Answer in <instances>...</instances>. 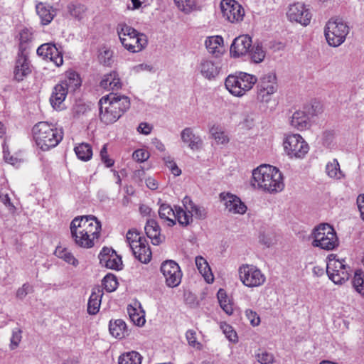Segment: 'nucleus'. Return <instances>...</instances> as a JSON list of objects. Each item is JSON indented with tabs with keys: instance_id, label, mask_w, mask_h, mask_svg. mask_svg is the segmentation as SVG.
I'll return each instance as SVG.
<instances>
[{
	"instance_id": "25",
	"label": "nucleus",
	"mask_w": 364,
	"mask_h": 364,
	"mask_svg": "<svg viewBox=\"0 0 364 364\" xmlns=\"http://www.w3.org/2000/svg\"><path fill=\"white\" fill-rule=\"evenodd\" d=\"M181 138L182 141L186 144L192 150H198L202 145L200 137L196 136L191 127H186L182 130Z\"/></svg>"
},
{
	"instance_id": "37",
	"label": "nucleus",
	"mask_w": 364,
	"mask_h": 364,
	"mask_svg": "<svg viewBox=\"0 0 364 364\" xmlns=\"http://www.w3.org/2000/svg\"><path fill=\"white\" fill-rule=\"evenodd\" d=\"M142 356L136 351L122 354L118 359L119 364H141Z\"/></svg>"
},
{
	"instance_id": "27",
	"label": "nucleus",
	"mask_w": 364,
	"mask_h": 364,
	"mask_svg": "<svg viewBox=\"0 0 364 364\" xmlns=\"http://www.w3.org/2000/svg\"><path fill=\"white\" fill-rule=\"evenodd\" d=\"M290 124L297 130L303 131L310 127L309 117L304 111H296L291 117Z\"/></svg>"
},
{
	"instance_id": "53",
	"label": "nucleus",
	"mask_w": 364,
	"mask_h": 364,
	"mask_svg": "<svg viewBox=\"0 0 364 364\" xmlns=\"http://www.w3.org/2000/svg\"><path fill=\"white\" fill-rule=\"evenodd\" d=\"M21 333V330L18 328L13 330L10 343V348L11 350H14L18 346L22 338Z\"/></svg>"
},
{
	"instance_id": "47",
	"label": "nucleus",
	"mask_w": 364,
	"mask_h": 364,
	"mask_svg": "<svg viewBox=\"0 0 364 364\" xmlns=\"http://www.w3.org/2000/svg\"><path fill=\"white\" fill-rule=\"evenodd\" d=\"M210 132L217 143L223 144L228 141V138L218 126L212 127Z\"/></svg>"
},
{
	"instance_id": "33",
	"label": "nucleus",
	"mask_w": 364,
	"mask_h": 364,
	"mask_svg": "<svg viewBox=\"0 0 364 364\" xmlns=\"http://www.w3.org/2000/svg\"><path fill=\"white\" fill-rule=\"evenodd\" d=\"M146 240L143 241L139 246H136L135 249H131L135 258L140 261L141 263L146 264L149 262L151 259V252L146 245Z\"/></svg>"
},
{
	"instance_id": "4",
	"label": "nucleus",
	"mask_w": 364,
	"mask_h": 364,
	"mask_svg": "<svg viewBox=\"0 0 364 364\" xmlns=\"http://www.w3.org/2000/svg\"><path fill=\"white\" fill-rule=\"evenodd\" d=\"M117 33L121 43L130 53H138L144 50L148 44L147 36L135 28L121 22L117 26Z\"/></svg>"
},
{
	"instance_id": "54",
	"label": "nucleus",
	"mask_w": 364,
	"mask_h": 364,
	"mask_svg": "<svg viewBox=\"0 0 364 364\" xmlns=\"http://www.w3.org/2000/svg\"><path fill=\"white\" fill-rule=\"evenodd\" d=\"M275 237L272 233H261L259 235V242L267 247L275 243Z\"/></svg>"
},
{
	"instance_id": "30",
	"label": "nucleus",
	"mask_w": 364,
	"mask_h": 364,
	"mask_svg": "<svg viewBox=\"0 0 364 364\" xmlns=\"http://www.w3.org/2000/svg\"><path fill=\"white\" fill-rule=\"evenodd\" d=\"M60 85H63L64 88L70 92L75 91L81 85V79L77 73L73 70L66 72L65 80H63Z\"/></svg>"
},
{
	"instance_id": "29",
	"label": "nucleus",
	"mask_w": 364,
	"mask_h": 364,
	"mask_svg": "<svg viewBox=\"0 0 364 364\" xmlns=\"http://www.w3.org/2000/svg\"><path fill=\"white\" fill-rule=\"evenodd\" d=\"M110 334L119 339L128 336V329L126 323L122 319L111 320L109 323Z\"/></svg>"
},
{
	"instance_id": "9",
	"label": "nucleus",
	"mask_w": 364,
	"mask_h": 364,
	"mask_svg": "<svg viewBox=\"0 0 364 364\" xmlns=\"http://www.w3.org/2000/svg\"><path fill=\"white\" fill-rule=\"evenodd\" d=\"M283 146L285 153L290 158L302 159L309 150L308 144L299 134L287 135Z\"/></svg>"
},
{
	"instance_id": "1",
	"label": "nucleus",
	"mask_w": 364,
	"mask_h": 364,
	"mask_svg": "<svg viewBox=\"0 0 364 364\" xmlns=\"http://www.w3.org/2000/svg\"><path fill=\"white\" fill-rule=\"evenodd\" d=\"M100 119L105 124L117 122L130 107L127 96L110 93L99 101Z\"/></svg>"
},
{
	"instance_id": "6",
	"label": "nucleus",
	"mask_w": 364,
	"mask_h": 364,
	"mask_svg": "<svg viewBox=\"0 0 364 364\" xmlns=\"http://www.w3.org/2000/svg\"><path fill=\"white\" fill-rule=\"evenodd\" d=\"M257 82V77L245 72L229 75L225 82L226 89L234 96L242 97Z\"/></svg>"
},
{
	"instance_id": "14",
	"label": "nucleus",
	"mask_w": 364,
	"mask_h": 364,
	"mask_svg": "<svg viewBox=\"0 0 364 364\" xmlns=\"http://www.w3.org/2000/svg\"><path fill=\"white\" fill-rule=\"evenodd\" d=\"M166 284L169 287H176L181 281L182 272L179 265L173 260H166L161 265Z\"/></svg>"
},
{
	"instance_id": "2",
	"label": "nucleus",
	"mask_w": 364,
	"mask_h": 364,
	"mask_svg": "<svg viewBox=\"0 0 364 364\" xmlns=\"http://www.w3.org/2000/svg\"><path fill=\"white\" fill-rule=\"evenodd\" d=\"M251 184L269 193L280 192L284 187L282 173L269 165H261L253 170Z\"/></svg>"
},
{
	"instance_id": "59",
	"label": "nucleus",
	"mask_w": 364,
	"mask_h": 364,
	"mask_svg": "<svg viewBox=\"0 0 364 364\" xmlns=\"http://www.w3.org/2000/svg\"><path fill=\"white\" fill-rule=\"evenodd\" d=\"M133 159L136 161L144 162L149 157V154L144 149H137L133 153Z\"/></svg>"
},
{
	"instance_id": "40",
	"label": "nucleus",
	"mask_w": 364,
	"mask_h": 364,
	"mask_svg": "<svg viewBox=\"0 0 364 364\" xmlns=\"http://www.w3.org/2000/svg\"><path fill=\"white\" fill-rule=\"evenodd\" d=\"M217 296L222 309L228 315H232L233 313L232 305L228 299L225 291L223 289H220L218 291Z\"/></svg>"
},
{
	"instance_id": "41",
	"label": "nucleus",
	"mask_w": 364,
	"mask_h": 364,
	"mask_svg": "<svg viewBox=\"0 0 364 364\" xmlns=\"http://www.w3.org/2000/svg\"><path fill=\"white\" fill-rule=\"evenodd\" d=\"M223 44V38L220 36L208 37L205 41L208 51L212 54H215L218 52V47Z\"/></svg>"
},
{
	"instance_id": "21",
	"label": "nucleus",
	"mask_w": 364,
	"mask_h": 364,
	"mask_svg": "<svg viewBox=\"0 0 364 364\" xmlns=\"http://www.w3.org/2000/svg\"><path fill=\"white\" fill-rule=\"evenodd\" d=\"M75 222H71L70 225L71 237L74 241L75 245L79 247L89 249L95 245L94 240L88 235L79 229L76 225Z\"/></svg>"
},
{
	"instance_id": "12",
	"label": "nucleus",
	"mask_w": 364,
	"mask_h": 364,
	"mask_svg": "<svg viewBox=\"0 0 364 364\" xmlns=\"http://www.w3.org/2000/svg\"><path fill=\"white\" fill-rule=\"evenodd\" d=\"M277 76L274 72L264 74L257 85V99L262 102H268L272 95L277 90Z\"/></svg>"
},
{
	"instance_id": "64",
	"label": "nucleus",
	"mask_w": 364,
	"mask_h": 364,
	"mask_svg": "<svg viewBox=\"0 0 364 364\" xmlns=\"http://www.w3.org/2000/svg\"><path fill=\"white\" fill-rule=\"evenodd\" d=\"M356 203L360 213V217L364 221V194H360L358 196Z\"/></svg>"
},
{
	"instance_id": "20",
	"label": "nucleus",
	"mask_w": 364,
	"mask_h": 364,
	"mask_svg": "<svg viewBox=\"0 0 364 364\" xmlns=\"http://www.w3.org/2000/svg\"><path fill=\"white\" fill-rule=\"evenodd\" d=\"M252 38L248 35H241L232 41L230 53L234 58L245 55L252 47Z\"/></svg>"
},
{
	"instance_id": "46",
	"label": "nucleus",
	"mask_w": 364,
	"mask_h": 364,
	"mask_svg": "<svg viewBox=\"0 0 364 364\" xmlns=\"http://www.w3.org/2000/svg\"><path fill=\"white\" fill-rule=\"evenodd\" d=\"M102 284L107 292L114 291L118 286L116 276L112 274H107L102 279Z\"/></svg>"
},
{
	"instance_id": "48",
	"label": "nucleus",
	"mask_w": 364,
	"mask_h": 364,
	"mask_svg": "<svg viewBox=\"0 0 364 364\" xmlns=\"http://www.w3.org/2000/svg\"><path fill=\"white\" fill-rule=\"evenodd\" d=\"M220 328L223 330L224 334L230 341L233 343H236L237 341V333L230 325L226 323H222L220 324Z\"/></svg>"
},
{
	"instance_id": "34",
	"label": "nucleus",
	"mask_w": 364,
	"mask_h": 364,
	"mask_svg": "<svg viewBox=\"0 0 364 364\" xmlns=\"http://www.w3.org/2000/svg\"><path fill=\"white\" fill-rule=\"evenodd\" d=\"M36 12L43 25L50 23L55 16L52 7L43 3H39L36 5Z\"/></svg>"
},
{
	"instance_id": "11",
	"label": "nucleus",
	"mask_w": 364,
	"mask_h": 364,
	"mask_svg": "<svg viewBox=\"0 0 364 364\" xmlns=\"http://www.w3.org/2000/svg\"><path fill=\"white\" fill-rule=\"evenodd\" d=\"M328 278L336 284H342L348 281L351 274L350 267L345 264V260L329 258L326 266Z\"/></svg>"
},
{
	"instance_id": "45",
	"label": "nucleus",
	"mask_w": 364,
	"mask_h": 364,
	"mask_svg": "<svg viewBox=\"0 0 364 364\" xmlns=\"http://www.w3.org/2000/svg\"><path fill=\"white\" fill-rule=\"evenodd\" d=\"M126 237L131 249H135L136 246H139V244H141L146 240L141 237L136 230H129Z\"/></svg>"
},
{
	"instance_id": "10",
	"label": "nucleus",
	"mask_w": 364,
	"mask_h": 364,
	"mask_svg": "<svg viewBox=\"0 0 364 364\" xmlns=\"http://www.w3.org/2000/svg\"><path fill=\"white\" fill-rule=\"evenodd\" d=\"M238 274L241 282L247 287L262 286L266 280L264 274L256 266L244 264L238 269Z\"/></svg>"
},
{
	"instance_id": "28",
	"label": "nucleus",
	"mask_w": 364,
	"mask_h": 364,
	"mask_svg": "<svg viewBox=\"0 0 364 364\" xmlns=\"http://www.w3.org/2000/svg\"><path fill=\"white\" fill-rule=\"evenodd\" d=\"M144 229L147 237L151 240L153 245H158L162 242L161 239V228L155 220H149Z\"/></svg>"
},
{
	"instance_id": "50",
	"label": "nucleus",
	"mask_w": 364,
	"mask_h": 364,
	"mask_svg": "<svg viewBox=\"0 0 364 364\" xmlns=\"http://www.w3.org/2000/svg\"><path fill=\"white\" fill-rule=\"evenodd\" d=\"M163 160L166 166L170 169V171L174 176H178L181 175V170L178 167L177 164H176V162L174 161L173 159L171 156H164L163 158Z\"/></svg>"
},
{
	"instance_id": "42",
	"label": "nucleus",
	"mask_w": 364,
	"mask_h": 364,
	"mask_svg": "<svg viewBox=\"0 0 364 364\" xmlns=\"http://www.w3.org/2000/svg\"><path fill=\"white\" fill-rule=\"evenodd\" d=\"M352 284L355 290L364 296V274L360 269L355 272Z\"/></svg>"
},
{
	"instance_id": "19",
	"label": "nucleus",
	"mask_w": 364,
	"mask_h": 364,
	"mask_svg": "<svg viewBox=\"0 0 364 364\" xmlns=\"http://www.w3.org/2000/svg\"><path fill=\"white\" fill-rule=\"evenodd\" d=\"M197 71L208 80L215 79L220 71V66L218 62L208 58H203L196 67Z\"/></svg>"
},
{
	"instance_id": "3",
	"label": "nucleus",
	"mask_w": 364,
	"mask_h": 364,
	"mask_svg": "<svg viewBox=\"0 0 364 364\" xmlns=\"http://www.w3.org/2000/svg\"><path fill=\"white\" fill-rule=\"evenodd\" d=\"M33 139L38 147L43 151H48L55 147L63 139L62 129L46 122H40L32 129Z\"/></svg>"
},
{
	"instance_id": "38",
	"label": "nucleus",
	"mask_w": 364,
	"mask_h": 364,
	"mask_svg": "<svg viewBox=\"0 0 364 364\" xmlns=\"http://www.w3.org/2000/svg\"><path fill=\"white\" fill-rule=\"evenodd\" d=\"M75 152L77 158L84 161H89L92 156V147L87 143H82L75 146Z\"/></svg>"
},
{
	"instance_id": "15",
	"label": "nucleus",
	"mask_w": 364,
	"mask_h": 364,
	"mask_svg": "<svg viewBox=\"0 0 364 364\" xmlns=\"http://www.w3.org/2000/svg\"><path fill=\"white\" fill-rule=\"evenodd\" d=\"M223 16L230 22L241 21L245 15L242 6L235 0H223L220 2Z\"/></svg>"
},
{
	"instance_id": "35",
	"label": "nucleus",
	"mask_w": 364,
	"mask_h": 364,
	"mask_svg": "<svg viewBox=\"0 0 364 364\" xmlns=\"http://www.w3.org/2000/svg\"><path fill=\"white\" fill-rule=\"evenodd\" d=\"M196 264L199 272L208 283L213 282V275L208 262L201 256L196 257Z\"/></svg>"
},
{
	"instance_id": "61",
	"label": "nucleus",
	"mask_w": 364,
	"mask_h": 364,
	"mask_svg": "<svg viewBox=\"0 0 364 364\" xmlns=\"http://www.w3.org/2000/svg\"><path fill=\"white\" fill-rule=\"evenodd\" d=\"M32 39V33L28 29H23L20 33V42L22 46L23 43L30 42Z\"/></svg>"
},
{
	"instance_id": "17",
	"label": "nucleus",
	"mask_w": 364,
	"mask_h": 364,
	"mask_svg": "<svg viewBox=\"0 0 364 364\" xmlns=\"http://www.w3.org/2000/svg\"><path fill=\"white\" fill-rule=\"evenodd\" d=\"M37 54L45 60H50L56 66H60L63 63L61 48H57L55 44L47 43L42 44L37 49Z\"/></svg>"
},
{
	"instance_id": "55",
	"label": "nucleus",
	"mask_w": 364,
	"mask_h": 364,
	"mask_svg": "<svg viewBox=\"0 0 364 364\" xmlns=\"http://www.w3.org/2000/svg\"><path fill=\"white\" fill-rule=\"evenodd\" d=\"M245 316L250 321L252 326H257L260 323V318L256 311H254L251 309H247L245 311Z\"/></svg>"
},
{
	"instance_id": "32",
	"label": "nucleus",
	"mask_w": 364,
	"mask_h": 364,
	"mask_svg": "<svg viewBox=\"0 0 364 364\" xmlns=\"http://www.w3.org/2000/svg\"><path fill=\"white\" fill-rule=\"evenodd\" d=\"M68 90H66L63 85L57 84L53 90L51 96L50 97V102L54 109H58L60 107V105L64 102L68 95Z\"/></svg>"
},
{
	"instance_id": "7",
	"label": "nucleus",
	"mask_w": 364,
	"mask_h": 364,
	"mask_svg": "<svg viewBox=\"0 0 364 364\" xmlns=\"http://www.w3.org/2000/svg\"><path fill=\"white\" fill-rule=\"evenodd\" d=\"M183 207L178 206L177 216L178 223L186 227L193 221L195 217L198 220H204L207 217V212L204 207L196 205L190 197L185 196L182 200Z\"/></svg>"
},
{
	"instance_id": "52",
	"label": "nucleus",
	"mask_w": 364,
	"mask_h": 364,
	"mask_svg": "<svg viewBox=\"0 0 364 364\" xmlns=\"http://www.w3.org/2000/svg\"><path fill=\"white\" fill-rule=\"evenodd\" d=\"M256 358L261 364H272L274 360V355L267 351L258 353L256 355Z\"/></svg>"
},
{
	"instance_id": "63",
	"label": "nucleus",
	"mask_w": 364,
	"mask_h": 364,
	"mask_svg": "<svg viewBox=\"0 0 364 364\" xmlns=\"http://www.w3.org/2000/svg\"><path fill=\"white\" fill-rule=\"evenodd\" d=\"M151 129H152V127L146 122L140 123L137 128V131L139 133L145 134V135L150 134L151 132Z\"/></svg>"
},
{
	"instance_id": "58",
	"label": "nucleus",
	"mask_w": 364,
	"mask_h": 364,
	"mask_svg": "<svg viewBox=\"0 0 364 364\" xmlns=\"http://www.w3.org/2000/svg\"><path fill=\"white\" fill-rule=\"evenodd\" d=\"M0 200L10 210L14 211L16 208L14 204L11 202V198L9 196V193L1 189L0 190Z\"/></svg>"
},
{
	"instance_id": "43",
	"label": "nucleus",
	"mask_w": 364,
	"mask_h": 364,
	"mask_svg": "<svg viewBox=\"0 0 364 364\" xmlns=\"http://www.w3.org/2000/svg\"><path fill=\"white\" fill-rule=\"evenodd\" d=\"M174 1L178 9L186 14L197 10L196 0H174Z\"/></svg>"
},
{
	"instance_id": "5",
	"label": "nucleus",
	"mask_w": 364,
	"mask_h": 364,
	"mask_svg": "<svg viewBox=\"0 0 364 364\" xmlns=\"http://www.w3.org/2000/svg\"><path fill=\"white\" fill-rule=\"evenodd\" d=\"M311 236L313 237L311 244L314 247L330 251L339 245L336 230L328 223H322L315 227Z\"/></svg>"
},
{
	"instance_id": "62",
	"label": "nucleus",
	"mask_w": 364,
	"mask_h": 364,
	"mask_svg": "<svg viewBox=\"0 0 364 364\" xmlns=\"http://www.w3.org/2000/svg\"><path fill=\"white\" fill-rule=\"evenodd\" d=\"M31 287L28 284L26 283L23 284L21 287H20L16 291V297L23 299L28 294Z\"/></svg>"
},
{
	"instance_id": "57",
	"label": "nucleus",
	"mask_w": 364,
	"mask_h": 364,
	"mask_svg": "<svg viewBox=\"0 0 364 364\" xmlns=\"http://www.w3.org/2000/svg\"><path fill=\"white\" fill-rule=\"evenodd\" d=\"M135 309H132V310H129L130 319L133 321V323L138 326H143L145 323V318L143 316H139V314H136Z\"/></svg>"
},
{
	"instance_id": "36",
	"label": "nucleus",
	"mask_w": 364,
	"mask_h": 364,
	"mask_svg": "<svg viewBox=\"0 0 364 364\" xmlns=\"http://www.w3.org/2000/svg\"><path fill=\"white\" fill-rule=\"evenodd\" d=\"M55 255L74 267H77L79 264L78 260L74 257L73 253L65 247H57L55 250Z\"/></svg>"
},
{
	"instance_id": "51",
	"label": "nucleus",
	"mask_w": 364,
	"mask_h": 364,
	"mask_svg": "<svg viewBox=\"0 0 364 364\" xmlns=\"http://www.w3.org/2000/svg\"><path fill=\"white\" fill-rule=\"evenodd\" d=\"M186 337L188 344L194 348H196L198 350H200L202 348V344L197 341L196 338V333L193 330H188L186 333Z\"/></svg>"
},
{
	"instance_id": "22",
	"label": "nucleus",
	"mask_w": 364,
	"mask_h": 364,
	"mask_svg": "<svg viewBox=\"0 0 364 364\" xmlns=\"http://www.w3.org/2000/svg\"><path fill=\"white\" fill-rule=\"evenodd\" d=\"M220 198L224 201L226 209L234 214H244L247 210V207L241 201L240 198L229 193H221Z\"/></svg>"
},
{
	"instance_id": "24",
	"label": "nucleus",
	"mask_w": 364,
	"mask_h": 364,
	"mask_svg": "<svg viewBox=\"0 0 364 364\" xmlns=\"http://www.w3.org/2000/svg\"><path fill=\"white\" fill-rule=\"evenodd\" d=\"M177 209H178V206H175V210H173L170 205L162 203L159 209V218L167 222L168 226H173L176 224V220H178Z\"/></svg>"
},
{
	"instance_id": "26",
	"label": "nucleus",
	"mask_w": 364,
	"mask_h": 364,
	"mask_svg": "<svg viewBox=\"0 0 364 364\" xmlns=\"http://www.w3.org/2000/svg\"><path fill=\"white\" fill-rule=\"evenodd\" d=\"M103 291L100 287L92 289L87 302V310L89 314L95 315L99 311Z\"/></svg>"
},
{
	"instance_id": "8",
	"label": "nucleus",
	"mask_w": 364,
	"mask_h": 364,
	"mask_svg": "<svg viewBox=\"0 0 364 364\" xmlns=\"http://www.w3.org/2000/svg\"><path fill=\"white\" fill-rule=\"evenodd\" d=\"M349 26L341 18H332L326 24L324 35L328 45L338 47L346 40Z\"/></svg>"
},
{
	"instance_id": "13",
	"label": "nucleus",
	"mask_w": 364,
	"mask_h": 364,
	"mask_svg": "<svg viewBox=\"0 0 364 364\" xmlns=\"http://www.w3.org/2000/svg\"><path fill=\"white\" fill-rule=\"evenodd\" d=\"M77 227L84 231L94 240L97 239L101 230V223L94 215H82L75 218L71 222H75Z\"/></svg>"
},
{
	"instance_id": "16",
	"label": "nucleus",
	"mask_w": 364,
	"mask_h": 364,
	"mask_svg": "<svg viewBox=\"0 0 364 364\" xmlns=\"http://www.w3.org/2000/svg\"><path fill=\"white\" fill-rule=\"evenodd\" d=\"M287 15L289 21H295L304 26L309 25L311 19L309 9L301 2L291 4Z\"/></svg>"
},
{
	"instance_id": "23",
	"label": "nucleus",
	"mask_w": 364,
	"mask_h": 364,
	"mask_svg": "<svg viewBox=\"0 0 364 364\" xmlns=\"http://www.w3.org/2000/svg\"><path fill=\"white\" fill-rule=\"evenodd\" d=\"M31 73L30 62L28 56L23 51L18 53L14 69V77L21 81Z\"/></svg>"
},
{
	"instance_id": "56",
	"label": "nucleus",
	"mask_w": 364,
	"mask_h": 364,
	"mask_svg": "<svg viewBox=\"0 0 364 364\" xmlns=\"http://www.w3.org/2000/svg\"><path fill=\"white\" fill-rule=\"evenodd\" d=\"M100 157L102 161L105 164L107 167H111L114 165V160L109 158L107 153V145L104 144L102 149L100 150Z\"/></svg>"
},
{
	"instance_id": "60",
	"label": "nucleus",
	"mask_w": 364,
	"mask_h": 364,
	"mask_svg": "<svg viewBox=\"0 0 364 364\" xmlns=\"http://www.w3.org/2000/svg\"><path fill=\"white\" fill-rule=\"evenodd\" d=\"M99 58L101 63H103L105 65H109L112 62V51L107 49L105 50L100 54Z\"/></svg>"
},
{
	"instance_id": "18",
	"label": "nucleus",
	"mask_w": 364,
	"mask_h": 364,
	"mask_svg": "<svg viewBox=\"0 0 364 364\" xmlns=\"http://www.w3.org/2000/svg\"><path fill=\"white\" fill-rule=\"evenodd\" d=\"M100 263L107 268L119 270L122 267V257L112 249L105 247L99 255Z\"/></svg>"
},
{
	"instance_id": "44",
	"label": "nucleus",
	"mask_w": 364,
	"mask_h": 364,
	"mask_svg": "<svg viewBox=\"0 0 364 364\" xmlns=\"http://www.w3.org/2000/svg\"><path fill=\"white\" fill-rule=\"evenodd\" d=\"M248 54L252 62L255 63L262 62L265 57V51L263 50L262 46L259 44L253 46L252 49L248 52Z\"/></svg>"
},
{
	"instance_id": "31",
	"label": "nucleus",
	"mask_w": 364,
	"mask_h": 364,
	"mask_svg": "<svg viewBox=\"0 0 364 364\" xmlns=\"http://www.w3.org/2000/svg\"><path fill=\"white\" fill-rule=\"evenodd\" d=\"M100 85L104 89L112 90H119L122 86L120 79L116 71L105 75Z\"/></svg>"
},
{
	"instance_id": "49",
	"label": "nucleus",
	"mask_w": 364,
	"mask_h": 364,
	"mask_svg": "<svg viewBox=\"0 0 364 364\" xmlns=\"http://www.w3.org/2000/svg\"><path fill=\"white\" fill-rule=\"evenodd\" d=\"M70 14L77 19L82 18V14L85 13L86 8L84 5L78 4H70L68 6Z\"/></svg>"
},
{
	"instance_id": "39",
	"label": "nucleus",
	"mask_w": 364,
	"mask_h": 364,
	"mask_svg": "<svg viewBox=\"0 0 364 364\" xmlns=\"http://www.w3.org/2000/svg\"><path fill=\"white\" fill-rule=\"evenodd\" d=\"M326 172L330 178H333L340 179L344 176L340 169V165L336 159L326 164Z\"/></svg>"
}]
</instances>
